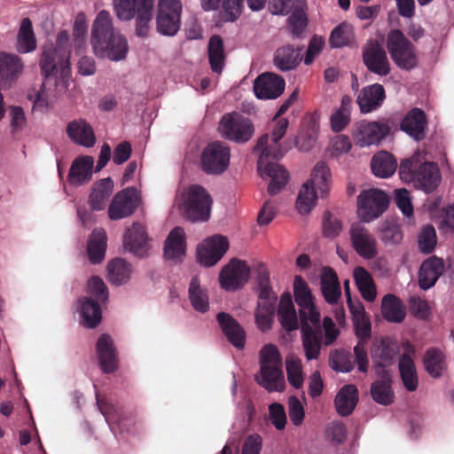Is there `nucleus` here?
Listing matches in <instances>:
<instances>
[{
    "mask_svg": "<svg viewBox=\"0 0 454 454\" xmlns=\"http://www.w3.org/2000/svg\"><path fill=\"white\" fill-rule=\"evenodd\" d=\"M138 206L137 191L134 187H128L117 192L113 198L108 215L111 220L116 221L132 215Z\"/></svg>",
    "mask_w": 454,
    "mask_h": 454,
    "instance_id": "nucleus-17",
    "label": "nucleus"
},
{
    "mask_svg": "<svg viewBox=\"0 0 454 454\" xmlns=\"http://www.w3.org/2000/svg\"><path fill=\"white\" fill-rule=\"evenodd\" d=\"M67 134L74 143L84 147L96 144V136L90 124L83 119L74 120L67 126Z\"/></svg>",
    "mask_w": 454,
    "mask_h": 454,
    "instance_id": "nucleus-26",
    "label": "nucleus"
},
{
    "mask_svg": "<svg viewBox=\"0 0 454 454\" xmlns=\"http://www.w3.org/2000/svg\"><path fill=\"white\" fill-rule=\"evenodd\" d=\"M286 82L274 73H262L254 82V91L260 99H275L285 90Z\"/></svg>",
    "mask_w": 454,
    "mask_h": 454,
    "instance_id": "nucleus-20",
    "label": "nucleus"
},
{
    "mask_svg": "<svg viewBox=\"0 0 454 454\" xmlns=\"http://www.w3.org/2000/svg\"><path fill=\"white\" fill-rule=\"evenodd\" d=\"M218 129L223 138L241 144L249 141L254 134L252 121L236 112L224 114Z\"/></svg>",
    "mask_w": 454,
    "mask_h": 454,
    "instance_id": "nucleus-10",
    "label": "nucleus"
},
{
    "mask_svg": "<svg viewBox=\"0 0 454 454\" xmlns=\"http://www.w3.org/2000/svg\"><path fill=\"white\" fill-rule=\"evenodd\" d=\"M216 320L227 340L236 348L243 349L246 345L247 333L240 324L226 312L218 313Z\"/></svg>",
    "mask_w": 454,
    "mask_h": 454,
    "instance_id": "nucleus-23",
    "label": "nucleus"
},
{
    "mask_svg": "<svg viewBox=\"0 0 454 454\" xmlns=\"http://www.w3.org/2000/svg\"><path fill=\"white\" fill-rule=\"evenodd\" d=\"M69 59V51L57 48L53 44L43 46L39 65L45 81L36 93L34 107L43 109L48 106L50 97L46 90L48 84L53 82L55 86L67 87V82L71 75Z\"/></svg>",
    "mask_w": 454,
    "mask_h": 454,
    "instance_id": "nucleus-3",
    "label": "nucleus"
},
{
    "mask_svg": "<svg viewBox=\"0 0 454 454\" xmlns=\"http://www.w3.org/2000/svg\"><path fill=\"white\" fill-rule=\"evenodd\" d=\"M320 285L325 300L330 304L337 303L341 291L337 275L333 269L325 267L322 270Z\"/></svg>",
    "mask_w": 454,
    "mask_h": 454,
    "instance_id": "nucleus-33",
    "label": "nucleus"
},
{
    "mask_svg": "<svg viewBox=\"0 0 454 454\" xmlns=\"http://www.w3.org/2000/svg\"><path fill=\"white\" fill-rule=\"evenodd\" d=\"M88 293L99 301H106L108 299V290L99 277H92L88 281Z\"/></svg>",
    "mask_w": 454,
    "mask_h": 454,
    "instance_id": "nucleus-61",
    "label": "nucleus"
},
{
    "mask_svg": "<svg viewBox=\"0 0 454 454\" xmlns=\"http://www.w3.org/2000/svg\"><path fill=\"white\" fill-rule=\"evenodd\" d=\"M124 249L137 256L143 257L148 250V238L144 225L134 223L123 238Z\"/></svg>",
    "mask_w": 454,
    "mask_h": 454,
    "instance_id": "nucleus-24",
    "label": "nucleus"
},
{
    "mask_svg": "<svg viewBox=\"0 0 454 454\" xmlns=\"http://www.w3.org/2000/svg\"><path fill=\"white\" fill-rule=\"evenodd\" d=\"M310 183H304L296 200V208L301 215L309 214L316 206L317 195Z\"/></svg>",
    "mask_w": 454,
    "mask_h": 454,
    "instance_id": "nucleus-51",
    "label": "nucleus"
},
{
    "mask_svg": "<svg viewBox=\"0 0 454 454\" xmlns=\"http://www.w3.org/2000/svg\"><path fill=\"white\" fill-rule=\"evenodd\" d=\"M90 44L98 58L114 62L125 59L129 52L127 39L114 29L113 18L106 10L100 11L94 20Z\"/></svg>",
    "mask_w": 454,
    "mask_h": 454,
    "instance_id": "nucleus-2",
    "label": "nucleus"
},
{
    "mask_svg": "<svg viewBox=\"0 0 454 454\" xmlns=\"http://www.w3.org/2000/svg\"><path fill=\"white\" fill-rule=\"evenodd\" d=\"M244 0H223L222 19L224 22H234L241 15Z\"/></svg>",
    "mask_w": 454,
    "mask_h": 454,
    "instance_id": "nucleus-58",
    "label": "nucleus"
},
{
    "mask_svg": "<svg viewBox=\"0 0 454 454\" xmlns=\"http://www.w3.org/2000/svg\"><path fill=\"white\" fill-rule=\"evenodd\" d=\"M274 309L275 306L270 303H257L254 317L256 325L262 332H266L271 328Z\"/></svg>",
    "mask_w": 454,
    "mask_h": 454,
    "instance_id": "nucleus-55",
    "label": "nucleus"
},
{
    "mask_svg": "<svg viewBox=\"0 0 454 454\" xmlns=\"http://www.w3.org/2000/svg\"><path fill=\"white\" fill-rule=\"evenodd\" d=\"M288 126L289 121L286 118L279 119L271 132V145L268 146L270 138L265 134L258 139L254 146V150L261 151L257 163L258 171L262 177L270 178L268 192L272 196L280 192L289 179V174L282 165L270 161V159L279 160L286 153L278 142L286 135Z\"/></svg>",
    "mask_w": 454,
    "mask_h": 454,
    "instance_id": "nucleus-1",
    "label": "nucleus"
},
{
    "mask_svg": "<svg viewBox=\"0 0 454 454\" xmlns=\"http://www.w3.org/2000/svg\"><path fill=\"white\" fill-rule=\"evenodd\" d=\"M278 312L279 322L286 331L290 332L298 329L299 321L289 293L282 294Z\"/></svg>",
    "mask_w": 454,
    "mask_h": 454,
    "instance_id": "nucleus-35",
    "label": "nucleus"
},
{
    "mask_svg": "<svg viewBox=\"0 0 454 454\" xmlns=\"http://www.w3.org/2000/svg\"><path fill=\"white\" fill-rule=\"evenodd\" d=\"M389 132L390 126L387 122L361 121L356 124L352 136L356 145L365 147L379 144Z\"/></svg>",
    "mask_w": 454,
    "mask_h": 454,
    "instance_id": "nucleus-16",
    "label": "nucleus"
},
{
    "mask_svg": "<svg viewBox=\"0 0 454 454\" xmlns=\"http://www.w3.org/2000/svg\"><path fill=\"white\" fill-rule=\"evenodd\" d=\"M114 10L121 21L136 19L137 36L148 35L153 18V0H113Z\"/></svg>",
    "mask_w": 454,
    "mask_h": 454,
    "instance_id": "nucleus-7",
    "label": "nucleus"
},
{
    "mask_svg": "<svg viewBox=\"0 0 454 454\" xmlns=\"http://www.w3.org/2000/svg\"><path fill=\"white\" fill-rule=\"evenodd\" d=\"M354 280L362 297L369 302L375 300L377 290L371 274L363 267L354 270Z\"/></svg>",
    "mask_w": 454,
    "mask_h": 454,
    "instance_id": "nucleus-41",
    "label": "nucleus"
},
{
    "mask_svg": "<svg viewBox=\"0 0 454 454\" xmlns=\"http://www.w3.org/2000/svg\"><path fill=\"white\" fill-rule=\"evenodd\" d=\"M386 98L382 85L374 83L361 90L357 97V104L364 114L371 113L380 107Z\"/></svg>",
    "mask_w": 454,
    "mask_h": 454,
    "instance_id": "nucleus-27",
    "label": "nucleus"
},
{
    "mask_svg": "<svg viewBox=\"0 0 454 454\" xmlns=\"http://www.w3.org/2000/svg\"><path fill=\"white\" fill-rule=\"evenodd\" d=\"M381 312L383 317L392 323H401L405 317V309L401 300L391 294L383 297Z\"/></svg>",
    "mask_w": 454,
    "mask_h": 454,
    "instance_id": "nucleus-40",
    "label": "nucleus"
},
{
    "mask_svg": "<svg viewBox=\"0 0 454 454\" xmlns=\"http://www.w3.org/2000/svg\"><path fill=\"white\" fill-rule=\"evenodd\" d=\"M250 268L245 261L234 258L226 264L219 274L221 287L226 291H235L248 281Z\"/></svg>",
    "mask_w": 454,
    "mask_h": 454,
    "instance_id": "nucleus-14",
    "label": "nucleus"
},
{
    "mask_svg": "<svg viewBox=\"0 0 454 454\" xmlns=\"http://www.w3.org/2000/svg\"><path fill=\"white\" fill-rule=\"evenodd\" d=\"M183 5L180 0H158L156 29L165 36H174L181 26Z\"/></svg>",
    "mask_w": 454,
    "mask_h": 454,
    "instance_id": "nucleus-11",
    "label": "nucleus"
},
{
    "mask_svg": "<svg viewBox=\"0 0 454 454\" xmlns=\"http://www.w3.org/2000/svg\"><path fill=\"white\" fill-rule=\"evenodd\" d=\"M317 139V129L315 124H310L296 137L295 145L300 151L308 152L315 145Z\"/></svg>",
    "mask_w": 454,
    "mask_h": 454,
    "instance_id": "nucleus-56",
    "label": "nucleus"
},
{
    "mask_svg": "<svg viewBox=\"0 0 454 454\" xmlns=\"http://www.w3.org/2000/svg\"><path fill=\"white\" fill-rule=\"evenodd\" d=\"M302 48L294 49L291 45H284L274 52L273 64L281 72L294 69L301 61V51Z\"/></svg>",
    "mask_w": 454,
    "mask_h": 454,
    "instance_id": "nucleus-32",
    "label": "nucleus"
},
{
    "mask_svg": "<svg viewBox=\"0 0 454 454\" xmlns=\"http://www.w3.org/2000/svg\"><path fill=\"white\" fill-rule=\"evenodd\" d=\"M36 46L32 22L29 18H24L18 31L16 49L18 52L25 54L34 51Z\"/></svg>",
    "mask_w": 454,
    "mask_h": 454,
    "instance_id": "nucleus-38",
    "label": "nucleus"
},
{
    "mask_svg": "<svg viewBox=\"0 0 454 454\" xmlns=\"http://www.w3.org/2000/svg\"><path fill=\"white\" fill-rule=\"evenodd\" d=\"M419 248L423 254H430L435 248L437 237L434 228L432 225L425 226L418 239Z\"/></svg>",
    "mask_w": 454,
    "mask_h": 454,
    "instance_id": "nucleus-57",
    "label": "nucleus"
},
{
    "mask_svg": "<svg viewBox=\"0 0 454 454\" xmlns=\"http://www.w3.org/2000/svg\"><path fill=\"white\" fill-rule=\"evenodd\" d=\"M270 419L278 430H283L286 424L285 408L278 403H273L269 406Z\"/></svg>",
    "mask_w": 454,
    "mask_h": 454,
    "instance_id": "nucleus-63",
    "label": "nucleus"
},
{
    "mask_svg": "<svg viewBox=\"0 0 454 454\" xmlns=\"http://www.w3.org/2000/svg\"><path fill=\"white\" fill-rule=\"evenodd\" d=\"M349 236L352 247L360 257L371 260L377 256V240L362 223L351 224Z\"/></svg>",
    "mask_w": 454,
    "mask_h": 454,
    "instance_id": "nucleus-15",
    "label": "nucleus"
},
{
    "mask_svg": "<svg viewBox=\"0 0 454 454\" xmlns=\"http://www.w3.org/2000/svg\"><path fill=\"white\" fill-rule=\"evenodd\" d=\"M426 127V114L417 107L410 110L401 122V129L416 141L425 138Z\"/></svg>",
    "mask_w": 454,
    "mask_h": 454,
    "instance_id": "nucleus-25",
    "label": "nucleus"
},
{
    "mask_svg": "<svg viewBox=\"0 0 454 454\" xmlns=\"http://www.w3.org/2000/svg\"><path fill=\"white\" fill-rule=\"evenodd\" d=\"M358 401V391L354 385H346L338 392L334 403L340 416H348L354 411Z\"/></svg>",
    "mask_w": 454,
    "mask_h": 454,
    "instance_id": "nucleus-36",
    "label": "nucleus"
},
{
    "mask_svg": "<svg viewBox=\"0 0 454 454\" xmlns=\"http://www.w3.org/2000/svg\"><path fill=\"white\" fill-rule=\"evenodd\" d=\"M308 20L305 13L301 10H294L288 18V26L291 33L299 36L307 27Z\"/></svg>",
    "mask_w": 454,
    "mask_h": 454,
    "instance_id": "nucleus-62",
    "label": "nucleus"
},
{
    "mask_svg": "<svg viewBox=\"0 0 454 454\" xmlns=\"http://www.w3.org/2000/svg\"><path fill=\"white\" fill-rule=\"evenodd\" d=\"M288 414L294 426H300L304 419V408L294 395L288 398Z\"/></svg>",
    "mask_w": 454,
    "mask_h": 454,
    "instance_id": "nucleus-64",
    "label": "nucleus"
},
{
    "mask_svg": "<svg viewBox=\"0 0 454 454\" xmlns=\"http://www.w3.org/2000/svg\"><path fill=\"white\" fill-rule=\"evenodd\" d=\"M294 301L299 306V316L301 322L310 321L317 325L320 321V313L317 310L313 301L311 291L308 284L301 276H295L294 280Z\"/></svg>",
    "mask_w": 454,
    "mask_h": 454,
    "instance_id": "nucleus-13",
    "label": "nucleus"
},
{
    "mask_svg": "<svg viewBox=\"0 0 454 454\" xmlns=\"http://www.w3.org/2000/svg\"><path fill=\"white\" fill-rule=\"evenodd\" d=\"M354 41L353 27L348 22H342L333 28L329 37L333 48H341L349 45Z\"/></svg>",
    "mask_w": 454,
    "mask_h": 454,
    "instance_id": "nucleus-52",
    "label": "nucleus"
},
{
    "mask_svg": "<svg viewBox=\"0 0 454 454\" xmlns=\"http://www.w3.org/2000/svg\"><path fill=\"white\" fill-rule=\"evenodd\" d=\"M371 395L379 404L385 406L391 404L394 402L395 395L389 379L384 377L382 380L373 382L371 386Z\"/></svg>",
    "mask_w": 454,
    "mask_h": 454,
    "instance_id": "nucleus-49",
    "label": "nucleus"
},
{
    "mask_svg": "<svg viewBox=\"0 0 454 454\" xmlns=\"http://www.w3.org/2000/svg\"><path fill=\"white\" fill-rule=\"evenodd\" d=\"M342 231V223L340 220L330 214L325 213L324 215L323 221V235L328 239H334L337 237Z\"/></svg>",
    "mask_w": 454,
    "mask_h": 454,
    "instance_id": "nucleus-59",
    "label": "nucleus"
},
{
    "mask_svg": "<svg viewBox=\"0 0 454 454\" xmlns=\"http://www.w3.org/2000/svg\"><path fill=\"white\" fill-rule=\"evenodd\" d=\"M210 67L213 72L221 74L224 66L223 41L218 35L210 37L207 46Z\"/></svg>",
    "mask_w": 454,
    "mask_h": 454,
    "instance_id": "nucleus-45",
    "label": "nucleus"
},
{
    "mask_svg": "<svg viewBox=\"0 0 454 454\" xmlns=\"http://www.w3.org/2000/svg\"><path fill=\"white\" fill-rule=\"evenodd\" d=\"M424 365L431 377L439 378L445 369L443 353L434 348L428 349L424 356Z\"/></svg>",
    "mask_w": 454,
    "mask_h": 454,
    "instance_id": "nucleus-50",
    "label": "nucleus"
},
{
    "mask_svg": "<svg viewBox=\"0 0 454 454\" xmlns=\"http://www.w3.org/2000/svg\"><path fill=\"white\" fill-rule=\"evenodd\" d=\"M399 348L396 342L389 338H383L375 340L371 348V356L374 366L381 369L378 373H384V369L391 366L395 363Z\"/></svg>",
    "mask_w": 454,
    "mask_h": 454,
    "instance_id": "nucleus-22",
    "label": "nucleus"
},
{
    "mask_svg": "<svg viewBox=\"0 0 454 454\" xmlns=\"http://www.w3.org/2000/svg\"><path fill=\"white\" fill-rule=\"evenodd\" d=\"M387 49L393 62L400 69L409 71L418 66L415 47L400 29L388 32Z\"/></svg>",
    "mask_w": 454,
    "mask_h": 454,
    "instance_id": "nucleus-8",
    "label": "nucleus"
},
{
    "mask_svg": "<svg viewBox=\"0 0 454 454\" xmlns=\"http://www.w3.org/2000/svg\"><path fill=\"white\" fill-rule=\"evenodd\" d=\"M363 61L370 72L378 75L386 76L391 71L387 53L376 41H369L364 47Z\"/></svg>",
    "mask_w": 454,
    "mask_h": 454,
    "instance_id": "nucleus-19",
    "label": "nucleus"
},
{
    "mask_svg": "<svg viewBox=\"0 0 454 454\" xmlns=\"http://www.w3.org/2000/svg\"><path fill=\"white\" fill-rule=\"evenodd\" d=\"M97 354L102 371L106 373L116 370V356L114 341L108 334H102L97 342Z\"/></svg>",
    "mask_w": 454,
    "mask_h": 454,
    "instance_id": "nucleus-31",
    "label": "nucleus"
},
{
    "mask_svg": "<svg viewBox=\"0 0 454 454\" xmlns=\"http://www.w3.org/2000/svg\"><path fill=\"white\" fill-rule=\"evenodd\" d=\"M287 380L290 385L300 388L303 384L302 366L300 359L288 356L286 359Z\"/></svg>",
    "mask_w": 454,
    "mask_h": 454,
    "instance_id": "nucleus-53",
    "label": "nucleus"
},
{
    "mask_svg": "<svg viewBox=\"0 0 454 454\" xmlns=\"http://www.w3.org/2000/svg\"><path fill=\"white\" fill-rule=\"evenodd\" d=\"M444 269L443 261L437 257H430L423 262L419 274V284L421 289L427 290L432 287Z\"/></svg>",
    "mask_w": 454,
    "mask_h": 454,
    "instance_id": "nucleus-30",
    "label": "nucleus"
},
{
    "mask_svg": "<svg viewBox=\"0 0 454 454\" xmlns=\"http://www.w3.org/2000/svg\"><path fill=\"white\" fill-rule=\"evenodd\" d=\"M107 280L115 285L126 284L131 276V266L125 260L116 258L107 265Z\"/></svg>",
    "mask_w": 454,
    "mask_h": 454,
    "instance_id": "nucleus-43",
    "label": "nucleus"
},
{
    "mask_svg": "<svg viewBox=\"0 0 454 454\" xmlns=\"http://www.w3.org/2000/svg\"><path fill=\"white\" fill-rule=\"evenodd\" d=\"M189 299L193 309L205 313L209 309V300L207 290L202 288L197 276L191 279L189 286Z\"/></svg>",
    "mask_w": 454,
    "mask_h": 454,
    "instance_id": "nucleus-47",
    "label": "nucleus"
},
{
    "mask_svg": "<svg viewBox=\"0 0 454 454\" xmlns=\"http://www.w3.org/2000/svg\"><path fill=\"white\" fill-rule=\"evenodd\" d=\"M23 69L24 64L19 56L0 52V85L4 86L14 82Z\"/></svg>",
    "mask_w": 454,
    "mask_h": 454,
    "instance_id": "nucleus-28",
    "label": "nucleus"
},
{
    "mask_svg": "<svg viewBox=\"0 0 454 454\" xmlns=\"http://www.w3.org/2000/svg\"><path fill=\"white\" fill-rule=\"evenodd\" d=\"M423 160L421 152H416L411 157L404 159L399 166V176L404 183L431 193L439 186L442 175L436 163Z\"/></svg>",
    "mask_w": 454,
    "mask_h": 454,
    "instance_id": "nucleus-4",
    "label": "nucleus"
},
{
    "mask_svg": "<svg viewBox=\"0 0 454 454\" xmlns=\"http://www.w3.org/2000/svg\"><path fill=\"white\" fill-rule=\"evenodd\" d=\"M94 158L92 156H81L76 158L69 169L68 182L72 185H82L92 178Z\"/></svg>",
    "mask_w": 454,
    "mask_h": 454,
    "instance_id": "nucleus-29",
    "label": "nucleus"
},
{
    "mask_svg": "<svg viewBox=\"0 0 454 454\" xmlns=\"http://www.w3.org/2000/svg\"><path fill=\"white\" fill-rule=\"evenodd\" d=\"M79 301L81 303L82 325L87 328H95L102 318L99 304L88 297L80 299Z\"/></svg>",
    "mask_w": 454,
    "mask_h": 454,
    "instance_id": "nucleus-46",
    "label": "nucleus"
},
{
    "mask_svg": "<svg viewBox=\"0 0 454 454\" xmlns=\"http://www.w3.org/2000/svg\"><path fill=\"white\" fill-rule=\"evenodd\" d=\"M353 321L355 334L358 341H368L371 339L372 324L367 315Z\"/></svg>",
    "mask_w": 454,
    "mask_h": 454,
    "instance_id": "nucleus-60",
    "label": "nucleus"
},
{
    "mask_svg": "<svg viewBox=\"0 0 454 454\" xmlns=\"http://www.w3.org/2000/svg\"><path fill=\"white\" fill-rule=\"evenodd\" d=\"M185 254V236L181 227H175L164 244V255L168 260H178Z\"/></svg>",
    "mask_w": 454,
    "mask_h": 454,
    "instance_id": "nucleus-34",
    "label": "nucleus"
},
{
    "mask_svg": "<svg viewBox=\"0 0 454 454\" xmlns=\"http://www.w3.org/2000/svg\"><path fill=\"white\" fill-rule=\"evenodd\" d=\"M399 371L405 388L413 392L418 387V375L413 360L408 355H403L399 360Z\"/></svg>",
    "mask_w": 454,
    "mask_h": 454,
    "instance_id": "nucleus-48",
    "label": "nucleus"
},
{
    "mask_svg": "<svg viewBox=\"0 0 454 454\" xmlns=\"http://www.w3.org/2000/svg\"><path fill=\"white\" fill-rule=\"evenodd\" d=\"M212 196L201 185L192 184L176 197V205L191 222H207L210 218Z\"/></svg>",
    "mask_w": 454,
    "mask_h": 454,
    "instance_id": "nucleus-5",
    "label": "nucleus"
},
{
    "mask_svg": "<svg viewBox=\"0 0 454 454\" xmlns=\"http://www.w3.org/2000/svg\"><path fill=\"white\" fill-rule=\"evenodd\" d=\"M106 233L103 229H96L92 231L88 243V254L92 263H99L103 261L106 249Z\"/></svg>",
    "mask_w": 454,
    "mask_h": 454,
    "instance_id": "nucleus-44",
    "label": "nucleus"
},
{
    "mask_svg": "<svg viewBox=\"0 0 454 454\" xmlns=\"http://www.w3.org/2000/svg\"><path fill=\"white\" fill-rule=\"evenodd\" d=\"M257 382L269 392H282L286 382L278 348L266 344L260 351V378Z\"/></svg>",
    "mask_w": 454,
    "mask_h": 454,
    "instance_id": "nucleus-6",
    "label": "nucleus"
},
{
    "mask_svg": "<svg viewBox=\"0 0 454 454\" xmlns=\"http://www.w3.org/2000/svg\"><path fill=\"white\" fill-rule=\"evenodd\" d=\"M301 342L305 357L308 361L318 359L321 348L323 333L320 322L313 325L310 321L301 322Z\"/></svg>",
    "mask_w": 454,
    "mask_h": 454,
    "instance_id": "nucleus-21",
    "label": "nucleus"
},
{
    "mask_svg": "<svg viewBox=\"0 0 454 454\" xmlns=\"http://www.w3.org/2000/svg\"><path fill=\"white\" fill-rule=\"evenodd\" d=\"M114 190V182L110 177L101 179L98 182L90 195V206L92 210H102L105 208L106 201L110 198Z\"/></svg>",
    "mask_w": 454,
    "mask_h": 454,
    "instance_id": "nucleus-39",
    "label": "nucleus"
},
{
    "mask_svg": "<svg viewBox=\"0 0 454 454\" xmlns=\"http://www.w3.org/2000/svg\"><path fill=\"white\" fill-rule=\"evenodd\" d=\"M229 248L227 238L215 235L204 240L197 248V259L200 264L210 267L215 265Z\"/></svg>",
    "mask_w": 454,
    "mask_h": 454,
    "instance_id": "nucleus-18",
    "label": "nucleus"
},
{
    "mask_svg": "<svg viewBox=\"0 0 454 454\" xmlns=\"http://www.w3.org/2000/svg\"><path fill=\"white\" fill-rule=\"evenodd\" d=\"M372 173L380 178L391 176L397 168V162L395 157L386 152L381 151L376 153L371 160Z\"/></svg>",
    "mask_w": 454,
    "mask_h": 454,
    "instance_id": "nucleus-37",
    "label": "nucleus"
},
{
    "mask_svg": "<svg viewBox=\"0 0 454 454\" xmlns=\"http://www.w3.org/2000/svg\"><path fill=\"white\" fill-rule=\"evenodd\" d=\"M331 181L332 175L329 167L326 163L320 161L315 165L311 172L310 179L306 183H310V185L317 189L323 197L328 193Z\"/></svg>",
    "mask_w": 454,
    "mask_h": 454,
    "instance_id": "nucleus-42",
    "label": "nucleus"
},
{
    "mask_svg": "<svg viewBox=\"0 0 454 454\" xmlns=\"http://www.w3.org/2000/svg\"><path fill=\"white\" fill-rule=\"evenodd\" d=\"M231 161V149L221 141L209 143L203 148L200 156L201 170L210 176H219L224 173Z\"/></svg>",
    "mask_w": 454,
    "mask_h": 454,
    "instance_id": "nucleus-9",
    "label": "nucleus"
},
{
    "mask_svg": "<svg viewBox=\"0 0 454 454\" xmlns=\"http://www.w3.org/2000/svg\"><path fill=\"white\" fill-rule=\"evenodd\" d=\"M389 199L387 193L379 189H369L357 197V215L364 223L380 217L387 208Z\"/></svg>",
    "mask_w": 454,
    "mask_h": 454,
    "instance_id": "nucleus-12",
    "label": "nucleus"
},
{
    "mask_svg": "<svg viewBox=\"0 0 454 454\" xmlns=\"http://www.w3.org/2000/svg\"><path fill=\"white\" fill-rule=\"evenodd\" d=\"M329 364L333 371L340 372H349L354 368L350 355L343 350L332 351Z\"/></svg>",
    "mask_w": 454,
    "mask_h": 454,
    "instance_id": "nucleus-54",
    "label": "nucleus"
}]
</instances>
